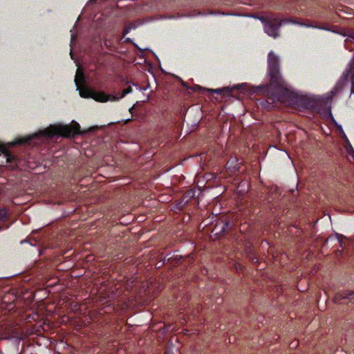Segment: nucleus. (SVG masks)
<instances>
[{"instance_id":"obj_1","label":"nucleus","mask_w":354,"mask_h":354,"mask_svg":"<svg viewBox=\"0 0 354 354\" xmlns=\"http://www.w3.org/2000/svg\"><path fill=\"white\" fill-rule=\"evenodd\" d=\"M95 129L96 127H91L87 131L84 130L81 131L80 124L75 121H73L71 125L62 124L50 125L48 127L44 129V130L39 131L36 133L26 136L23 138H17L15 141L8 142L6 145L0 143V154L3 153L6 158V162H10L12 161V159H14V157L8 153V149L16 145L26 143L28 141H29L34 137L39 136L51 137L56 135L68 137L71 136L81 134L88 131H91Z\"/></svg>"},{"instance_id":"obj_2","label":"nucleus","mask_w":354,"mask_h":354,"mask_svg":"<svg viewBox=\"0 0 354 354\" xmlns=\"http://www.w3.org/2000/svg\"><path fill=\"white\" fill-rule=\"evenodd\" d=\"M287 20H278L274 19L265 23L264 30L267 35L274 38H276L279 35V27L285 23H287Z\"/></svg>"},{"instance_id":"obj_3","label":"nucleus","mask_w":354,"mask_h":354,"mask_svg":"<svg viewBox=\"0 0 354 354\" xmlns=\"http://www.w3.org/2000/svg\"><path fill=\"white\" fill-rule=\"evenodd\" d=\"M277 65L278 57L272 52H270L268 55V66L270 75L274 76L278 73Z\"/></svg>"},{"instance_id":"obj_4","label":"nucleus","mask_w":354,"mask_h":354,"mask_svg":"<svg viewBox=\"0 0 354 354\" xmlns=\"http://www.w3.org/2000/svg\"><path fill=\"white\" fill-rule=\"evenodd\" d=\"M92 98L95 101L100 102H106L108 101L111 102H116L118 101V98L115 97L114 95H106L103 92H95L93 91Z\"/></svg>"},{"instance_id":"obj_5","label":"nucleus","mask_w":354,"mask_h":354,"mask_svg":"<svg viewBox=\"0 0 354 354\" xmlns=\"http://www.w3.org/2000/svg\"><path fill=\"white\" fill-rule=\"evenodd\" d=\"M77 89L79 91L80 95L82 97L92 98L93 93V90L84 86V85L80 86V88H77Z\"/></svg>"},{"instance_id":"obj_6","label":"nucleus","mask_w":354,"mask_h":354,"mask_svg":"<svg viewBox=\"0 0 354 354\" xmlns=\"http://www.w3.org/2000/svg\"><path fill=\"white\" fill-rule=\"evenodd\" d=\"M75 82L77 88H80V86L84 85V73L80 68L77 69L75 77Z\"/></svg>"},{"instance_id":"obj_7","label":"nucleus","mask_w":354,"mask_h":354,"mask_svg":"<svg viewBox=\"0 0 354 354\" xmlns=\"http://www.w3.org/2000/svg\"><path fill=\"white\" fill-rule=\"evenodd\" d=\"M354 296V292L347 290L343 292L338 293L336 297H335V300H339V299H352Z\"/></svg>"},{"instance_id":"obj_8","label":"nucleus","mask_w":354,"mask_h":354,"mask_svg":"<svg viewBox=\"0 0 354 354\" xmlns=\"http://www.w3.org/2000/svg\"><path fill=\"white\" fill-rule=\"evenodd\" d=\"M133 91L132 87L129 86L127 88L124 89L119 96L115 95V98H118V101L122 99L126 95L131 93Z\"/></svg>"},{"instance_id":"obj_9","label":"nucleus","mask_w":354,"mask_h":354,"mask_svg":"<svg viewBox=\"0 0 354 354\" xmlns=\"http://www.w3.org/2000/svg\"><path fill=\"white\" fill-rule=\"evenodd\" d=\"M346 144L345 145L346 149L348 153L352 158L353 160L354 161V149H353V147L351 146V145L349 143V142L346 138Z\"/></svg>"},{"instance_id":"obj_10","label":"nucleus","mask_w":354,"mask_h":354,"mask_svg":"<svg viewBox=\"0 0 354 354\" xmlns=\"http://www.w3.org/2000/svg\"><path fill=\"white\" fill-rule=\"evenodd\" d=\"M227 226V224L221 223L219 225H217L212 231L214 235H218L224 230V227Z\"/></svg>"},{"instance_id":"obj_11","label":"nucleus","mask_w":354,"mask_h":354,"mask_svg":"<svg viewBox=\"0 0 354 354\" xmlns=\"http://www.w3.org/2000/svg\"><path fill=\"white\" fill-rule=\"evenodd\" d=\"M239 86H236V88H238ZM235 87L232 88V89H234ZM231 91L232 88H217V89H212V88H208L207 89V91H209L211 93H221L222 91Z\"/></svg>"},{"instance_id":"obj_12","label":"nucleus","mask_w":354,"mask_h":354,"mask_svg":"<svg viewBox=\"0 0 354 354\" xmlns=\"http://www.w3.org/2000/svg\"><path fill=\"white\" fill-rule=\"evenodd\" d=\"M6 216V212L5 210H2V214L0 216V218H3Z\"/></svg>"},{"instance_id":"obj_13","label":"nucleus","mask_w":354,"mask_h":354,"mask_svg":"<svg viewBox=\"0 0 354 354\" xmlns=\"http://www.w3.org/2000/svg\"><path fill=\"white\" fill-rule=\"evenodd\" d=\"M351 40H353L354 41V35H351V36H349L347 39H346V41H351Z\"/></svg>"},{"instance_id":"obj_14","label":"nucleus","mask_w":354,"mask_h":354,"mask_svg":"<svg viewBox=\"0 0 354 354\" xmlns=\"http://www.w3.org/2000/svg\"><path fill=\"white\" fill-rule=\"evenodd\" d=\"M136 106V104H134L133 106H131L129 109V112L132 113H133V109L135 108Z\"/></svg>"},{"instance_id":"obj_15","label":"nucleus","mask_w":354,"mask_h":354,"mask_svg":"<svg viewBox=\"0 0 354 354\" xmlns=\"http://www.w3.org/2000/svg\"><path fill=\"white\" fill-rule=\"evenodd\" d=\"M338 128H339V131H341V133L344 135V136L346 137L342 127L339 126Z\"/></svg>"},{"instance_id":"obj_16","label":"nucleus","mask_w":354,"mask_h":354,"mask_svg":"<svg viewBox=\"0 0 354 354\" xmlns=\"http://www.w3.org/2000/svg\"><path fill=\"white\" fill-rule=\"evenodd\" d=\"M241 86V87H245V88H246V87H248V86H247L246 84H242ZM247 89H248V90H249V88H247Z\"/></svg>"},{"instance_id":"obj_17","label":"nucleus","mask_w":354,"mask_h":354,"mask_svg":"<svg viewBox=\"0 0 354 354\" xmlns=\"http://www.w3.org/2000/svg\"><path fill=\"white\" fill-rule=\"evenodd\" d=\"M129 121V120H127L125 121V123H127Z\"/></svg>"}]
</instances>
